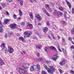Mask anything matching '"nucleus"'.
I'll return each mask as SVG.
<instances>
[{
  "instance_id": "2f4dec72",
  "label": "nucleus",
  "mask_w": 74,
  "mask_h": 74,
  "mask_svg": "<svg viewBox=\"0 0 74 74\" xmlns=\"http://www.w3.org/2000/svg\"><path fill=\"white\" fill-rule=\"evenodd\" d=\"M62 51L63 52H64V53H66V50H65L63 48L62 49Z\"/></svg>"
},
{
  "instance_id": "6e6552de",
  "label": "nucleus",
  "mask_w": 74,
  "mask_h": 74,
  "mask_svg": "<svg viewBox=\"0 0 74 74\" xmlns=\"http://www.w3.org/2000/svg\"><path fill=\"white\" fill-rule=\"evenodd\" d=\"M23 66L26 69H28L29 66V64L28 63H24L23 64Z\"/></svg>"
},
{
  "instance_id": "774afa93",
  "label": "nucleus",
  "mask_w": 74,
  "mask_h": 74,
  "mask_svg": "<svg viewBox=\"0 0 74 74\" xmlns=\"http://www.w3.org/2000/svg\"><path fill=\"white\" fill-rule=\"evenodd\" d=\"M60 31H61V32H63V30L61 29H60Z\"/></svg>"
},
{
  "instance_id": "393cba45",
  "label": "nucleus",
  "mask_w": 74,
  "mask_h": 74,
  "mask_svg": "<svg viewBox=\"0 0 74 74\" xmlns=\"http://www.w3.org/2000/svg\"><path fill=\"white\" fill-rule=\"evenodd\" d=\"M20 25H21V26H23L24 25H25V23L24 22H23L21 23L20 24Z\"/></svg>"
},
{
  "instance_id": "7ed1b4c3",
  "label": "nucleus",
  "mask_w": 74,
  "mask_h": 74,
  "mask_svg": "<svg viewBox=\"0 0 74 74\" xmlns=\"http://www.w3.org/2000/svg\"><path fill=\"white\" fill-rule=\"evenodd\" d=\"M49 67L51 69L47 68L46 70H47L48 73H50V74H52V73L54 72V69L52 66H49Z\"/></svg>"
},
{
  "instance_id": "bf43d9fd",
  "label": "nucleus",
  "mask_w": 74,
  "mask_h": 74,
  "mask_svg": "<svg viewBox=\"0 0 74 74\" xmlns=\"http://www.w3.org/2000/svg\"><path fill=\"white\" fill-rule=\"evenodd\" d=\"M52 37H53V39L54 40H56V38H55V37H54V36H52Z\"/></svg>"
},
{
  "instance_id": "20e7f679",
  "label": "nucleus",
  "mask_w": 74,
  "mask_h": 74,
  "mask_svg": "<svg viewBox=\"0 0 74 74\" xmlns=\"http://www.w3.org/2000/svg\"><path fill=\"white\" fill-rule=\"evenodd\" d=\"M16 24L15 23L11 24L9 25V27L11 29H14L16 27Z\"/></svg>"
},
{
  "instance_id": "de8ad7c7",
  "label": "nucleus",
  "mask_w": 74,
  "mask_h": 74,
  "mask_svg": "<svg viewBox=\"0 0 74 74\" xmlns=\"http://www.w3.org/2000/svg\"><path fill=\"white\" fill-rule=\"evenodd\" d=\"M27 35V37H30V35L29 33Z\"/></svg>"
},
{
  "instance_id": "473e14b6",
  "label": "nucleus",
  "mask_w": 74,
  "mask_h": 74,
  "mask_svg": "<svg viewBox=\"0 0 74 74\" xmlns=\"http://www.w3.org/2000/svg\"><path fill=\"white\" fill-rule=\"evenodd\" d=\"M42 10L43 11H44V13H46L47 12V10H45V8H42Z\"/></svg>"
},
{
  "instance_id": "8fccbe9b",
  "label": "nucleus",
  "mask_w": 74,
  "mask_h": 74,
  "mask_svg": "<svg viewBox=\"0 0 74 74\" xmlns=\"http://www.w3.org/2000/svg\"><path fill=\"white\" fill-rule=\"evenodd\" d=\"M50 5H51V6H54L55 5V3H50Z\"/></svg>"
},
{
  "instance_id": "13d9d810",
  "label": "nucleus",
  "mask_w": 74,
  "mask_h": 74,
  "mask_svg": "<svg viewBox=\"0 0 74 74\" xmlns=\"http://www.w3.org/2000/svg\"><path fill=\"white\" fill-rule=\"evenodd\" d=\"M8 0L9 2H11L12 1H13V0Z\"/></svg>"
},
{
  "instance_id": "9d476101",
  "label": "nucleus",
  "mask_w": 74,
  "mask_h": 74,
  "mask_svg": "<svg viewBox=\"0 0 74 74\" xmlns=\"http://www.w3.org/2000/svg\"><path fill=\"white\" fill-rule=\"evenodd\" d=\"M5 63L4 62L3 60L1 59V58H0V66H1L3 65H4Z\"/></svg>"
},
{
  "instance_id": "69168bd1",
  "label": "nucleus",
  "mask_w": 74,
  "mask_h": 74,
  "mask_svg": "<svg viewBox=\"0 0 74 74\" xmlns=\"http://www.w3.org/2000/svg\"><path fill=\"white\" fill-rule=\"evenodd\" d=\"M48 38H49V39H51V36H49Z\"/></svg>"
},
{
  "instance_id": "052dcab7",
  "label": "nucleus",
  "mask_w": 74,
  "mask_h": 74,
  "mask_svg": "<svg viewBox=\"0 0 74 74\" xmlns=\"http://www.w3.org/2000/svg\"><path fill=\"white\" fill-rule=\"evenodd\" d=\"M58 50L59 51H60V52H62V51L61 50V49L60 48H58Z\"/></svg>"
},
{
  "instance_id": "864d4df0",
  "label": "nucleus",
  "mask_w": 74,
  "mask_h": 74,
  "mask_svg": "<svg viewBox=\"0 0 74 74\" xmlns=\"http://www.w3.org/2000/svg\"><path fill=\"white\" fill-rule=\"evenodd\" d=\"M65 1H66V3H67V4H69L70 3V2H69L68 1H67V0H65Z\"/></svg>"
},
{
  "instance_id": "0e129e2a",
  "label": "nucleus",
  "mask_w": 74,
  "mask_h": 74,
  "mask_svg": "<svg viewBox=\"0 0 74 74\" xmlns=\"http://www.w3.org/2000/svg\"><path fill=\"white\" fill-rule=\"evenodd\" d=\"M21 17H18V20H21Z\"/></svg>"
},
{
  "instance_id": "f257e3e1",
  "label": "nucleus",
  "mask_w": 74,
  "mask_h": 74,
  "mask_svg": "<svg viewBox=\"0 0 74 74\" xmlns=\"http://www.w3.org/2000/svg\"><path fill=\"white\" fill-rule=\"evenodd\" d=\"M40 69V66L38 64L37 65H34L33 66H32L30 68L31 71H33L34 70L36 71H37Z\"/></svg>"
},
{
  "instance_id": "4c0bfd02",
  "label": "nucleus",
  "mask_w": 74,
  "mask_h": 74,
  "mask_svg": "<svg viewBox=\"0 0 74 74\" xmlns=\"http://www.w3.org/2000/svg\"><path fill=\"white\" fill-rule=\"evenodd\" d=\"M21 53L22 55H25V54H26V52L23 51V52H21Z\"/></svg>"
},
{
  "instance_id": "4468645a",
  "label": "nucleus",
  "mask_w": 74,
  "mask_h": 74,
  "mask_svg": "<svg viewBox=\"0 0 74 74\" xmlns=\"http://www.w3.org/2000/svg\"><path fill=\"white\" fill-rule=\"evenodd\" d=\"M3 23L4 25H7L8 23V22L10 21V20L8 19H5Z\"/></svg>"
},
{
  "instance_id": "37998d69",
  "label": "nucleus",
  "mask_w": 74,
  "mask_h": 74,
  "mask_svg": "<svg viewBox=\"0 0 74 74\" xmlns=\"http://www.w3.org/2000/svg\"><path fill=\"white\" fill-rule=\"evenodd\" d=\"M68 40L69 41H71H71H72V38H71V37H70L69 38Z\"/></svg>"
},
{
  "instance_id": "a19ab883",
  "label": "nucleus",
  "mask_w": 74,
  "mask_h": 74,
  "mask_svg": "<svg viewBox=\"0 0 74 74\" xmlns=\"http://www.w3.org/2000/svg\"><path fill=\"white\" fill-rule=\"evenodd\" d=\"M68 5L69 7V8H71V4L70 3L68 4Z\"/></svg>"
},
{
  "instance_id": "58836bf2",
  "label": "nucleus",
  "mask_w": 74,
  "mask_h": 74,
  "mask_svg": "<svg viewBox=\"0 0 74 74\" xmlns=\"http://www.w3.org/2000/svg\"><path fill=\"white\" fill-rule=\"evenodd\" d=\"M37 56L39 58L40 57V53H37Z\"/></svg>"
},
{
  "instance_id": "09e8293b",
  "label": "nucleus",
  "mask_w": 74,
  "mask_h": 74,
  "mask_svg": "<svg viewBox=\"0 0 74 74\" xmlns=\"http://www.w3.org/2000/svg\"><path fill=\"white\" fill-rule=\"evenodd\" d=\"M44 66L45 67V69H46L47 70V69H48V67H47V65H46L45 64L44 65Z\"/></svg>"
},
{
  "instance_id": "e2e57ef3",
  "label": "nucleus",
  "mask_w": 74,
  "mask_h": 74,
  "mask_svg": "<svg viewBox=\"0 0 74 74\" xmlns=\"http://www.w3.org/2000/svg\"><path fill=\"white\" fill-rule=\"evenodd\" d=\"M5 36L6 37H7V34H6L5 35Z\"/></svg>"
},
{
  "instance_id": "2eb2a0df",
  "label": "nucleus",
  "mask_w": 74,
  "mask_h": 74,
  "mask_svg": "<svg viewBox=\"0 0 74 74\" xmlns=\"http://www.w3.org/2000/svg\"><path fill=\"white\" fill-rule=\"evenodd\" d=\"M63 15V13L61 12L58 11V13L57 14V15L58 16H62Z\"/></svg>"
},
{
  "instance_id": "49530a36",
  "label": "nucleus",
  "mask_w": 74,
  "mask_h": 74,
  "mask_svg": "<svg viewBox=\"0 0 74 74\" xmlns=\"http://www.w3.org/2000/svg\"><path fill=\"white\" fill-rule=\"evenodd\" d=\"M2 6L3 7V8H4V7H5V4H3L2 5Z\"/></svg>"
},
{
  "instance_id": "f704fd0d",
  "label": "nucleus",
  "mask_w": 74,
  "mask_h": 74,
  "mask_svg": "<svg viewBox=\"0 0 74 74\" xmlns=\"http://www.w3.org/2000/svg\"><path fill=\"white\" fill-rule=\"evenodd\" d=\"M47 73L45 71H43L42 72V74H47Z\"/></svg>"
},
{
  "instance_id": "c03bdc74",
  "label": "nucleus",
  "mask_w": 74,
  "mask_h": 74,
  "mask_svg": "<svg viewBox=\"0 0 74 74\" xmlns=\"http://www.w3.org/2000/svg\"><path fill=\"white\" fill-rule=\"evenodd\" d=\"M45 14H46L47 15V16H50V15H49V13H48V12H46L45 13Z\"/></svg>"
},
{
  "instance_id": "680f3d73",
  "label": "nucleus",
  "mask_w": 74,
  "mask_h": 74,
  "mask_svg": "<svg viewBox=\"0 0 74 74\" xmlns=\"http://www.w3.org/2000/svg\"><path fill=\"white\" fill-rule=\"evenodd\" d=\"M74 8H73L72 9V12H73V14H74Z\"/></svg>"
},
{
  "instance_id": "b1692460",
  "label": "nucleus",
  "mask_w": 74,
  "mask_h": 74,
  "mask_svg": "<svg viewBox=\"0 0 74 74\" xmlns=\"http://www.w3.org/2000/svg\"><path fill=\"white\" fill-rule=\"evenodd\" d=\"M58 11H57V10H55L54 11V12L53 13V15H57V14H58Z\"/></svg>"
},
{
  "instance_id": "5fc2aeb1",
  "label": "nucleus",
  "mask_w": 74,
  "mask_h": 74,
  "mask_svg": "<svg viewBox=\"0 0 74 74\" xmlns=\"http://www.w3.org/2000/svg\"><path fill=\"white\" fill-rule=\"evenodd\" d=\"M9 33L10 34H14V33L12 31L10 32Z\"/></svg>"
},
{
  "instance_id": "79ce46f5",
  "label": "nucleus",
  "mask_w": 74,
  "mask_h": 74,
  "mask_svg": "<svg viewBox=\"0 0 74 74\" xmlns=\"http://www.w3.org/2000/svg\"><path fill=\"white\" fill-rule=\"evenodd\" d=\"M62 42H65V39H64V38H62Z\"/></svg>"
},
{
  "instance_id": "bb28decb",
  "label": "nucleus",
  "mask_w": 74,
  "mask_h": 74,
  "mask_svg": "<svg viewBox=\"0 0 74 74\" xmlns=\"http://www.w3.org/2000/svg\"><path fill=\"white\" fill-rule=\"evenodd\" d=\"M59 71V72L61 74H62L63 73V71L62 70L60 69H58Z\"/></svg>"
},
{
  "instance_id": "72a5a7b5",
  "label": "nucleus",
  "mask_w": 74,
  "mask_h": 74,
  "mask_svg": "<svg viewBox=\"0 0 74 74\" xmlns=\"http://www.w3.org/2000/svg\"><path fill=\"white\" fill-rule=\"evenodd\" d=\"M14 19H16V16L15 14H14L13 16Z\"/></svg>"
},
{
  "instance_id": "6ab92c4d",
  "label": "nucleus",
  "mask_w": 74,
  "mask_h": 74,
  "mask_svg": "<svg viewBox=\"0 0 74 74\" xmlns=\"http://www.w3.org/2000/svg\"><path fill=\"white\" fill-rule=\"evenodd\" d=\"M0 47L2 48H5V43H2Z\"/></svg>"
},
{
  "instance_id": "dca6fc26",
  "label": "nucleus",
  "mask_w": 74,
  "mask_h": 74,
  "mask_svg": "<svg viewBox=\"0 0 74 74\" xmlns=\"http://www.w3.org/2000/svg\"><path fill=\"white\" fill-rule=\"evenodd\" d=\"M19 40H21V41H22L23 42H25V38H23L22 37H19Z\"/></svg>"
},
{
  "instance_id": "1a4fd4ad",
  "label": "nucleus",
  "mask_w": 74,
  "mask_h": 74,
  "mask_svg": "<svg viewBox=\"0 0 74 74\" xmlns=\"http://www.w3.org/2000/svg\"><path fill=\"white\" fill-rule=\"evenodd\" d=\"M2 24H3V23H2L1 21L0 20V25H1V26L0 25V32H1V33H3V28H2V27H1L2 26H3V25H2Z\"/></svg>"
},
{
  "instance_id": "6e6d98bb",
  "label": "nucleus",
  "mask_w": 74,
  "mask_h": 74,
  "mask_svg": "<svg viewBox=\"0 0 74 74\" xmlns=\"http://www.w3.org/2000/svg\"><path fill=\"white\" fill-rule=\"evenodd\" d=\"M47 25L48 26H49V22H48L47 23Z\"/></svg>"
},
{
  "instance_id": "c85d7f7f",
  "label": "nucleus",
  "mask_w": 74,
  "mask_h": 74,
  "mask_svg": "<svg viewBox=\"0 0 74 74\" xmlns=\"http://www.w3.org/2000/svg\"><path fill=\"white\" fill-rule=\"evenodd\" d=\"M20 4L21 5V6H22V5H23V1H20Z\"/></svg>"
},
{
  "instance_id": "c756f323",
  "label": "nucleus",
  "mask_w": 74,
  "mask_h": 74,
  "mask_svg": "<svg viewBox=\"0 0 74 74\" xmlns=\"http://www.w3.org/2000/svg\"><path fill=\"white\" fill-rule=\"evenodd\" d=\"M71 32L72 34H74V27H73V28H72L71 29Z\"/></svg>"
},
{
  "instance_id": "cd10ccee",
  "label": "nucleus",
  "mask_w": 74,
  "mask_h": 74,
  "mask_svg": "<svg viewBox=\"0 0 74 74\" xmlns=\"http://www.w3.org/2000/svg\"><path fill=\"white\" fill-rule=\"evenodd\" d=\"M58 8L60 10V11H62L63 10V8H62V7H58Z\"/></svg>"
},
{
  "instance_id": "e433bc0d",
  "label": "nucleus",
  "mask_w": 74,
  "mask_h": 74,
  "mask_svg": "<svg viewBox=\"0 0 74 74\" xmlns=\"http://www.w3.org/2000/svg\"><path fill=\"white\" fill-rule=\"evenodd\" d=\"M29 1L31 3H33L34 1H36V0H29Z\"/></svg>"
},
{
  "instance_id": "4d7b16f0",
  "label": "nucleus",
  "mask_w": 74,
  "mask_h": 74,
  "mask_svg": "<svg viewBox=\"0 0 74 74\" xmlns=\"http://www.w3.org/2000/svg\"><path fill=\"white\" fill-rule=\"evenodd\" d=\"M6 13L7 14V15H10V14H9V13L8 12L6 11Z\"/></svg>"
},
{
  "instance_id": "f8f14e48",
  "label": "nucleus",
  "mask_w": 74,
  "mask_h": 74,
  "mask_svg": "<svg viewBox=\"0 0 74 74\" xmlns=\"http://www.w3.org/2000/svg\"><path fill=\"white\" fill-rule=\"evenodd\" d=\"M58 57L57 55H54L52 57V59L53 60H57V59H58Z\"/></svg>"
},
{
  "instance_id": "412c9836",
  "label": "nucleus",
  "mask_w": 74,
  "mask_h": 74,
  "mask_svg": "<svg viewBox=\"0 0 74 74\" xmlns=\"http://www.w3.org/2000/svg\"><path fill=\"white\" fill-rule=\"evenodd\" d=\"M49 5H48L47 4H46L45 5V7L47 10H49Z\"/></svg>"
},
{
  "instance_id": "f03ea898",
  "label": "nucleus",
  "mask_w": 74,
  "mask_h": 74,
  "mask_svg": "<svg viewBox=\"0 0 74 74\" xmlns=\"http://www.w3.org/2000/svg\"><path fill=\"white\" fill-rule=\"evenodd\" d=\"M49 67L51 69L47 68L46 70H47L48 73H50V74H52V73L54 72V69L52 66H49Z\"/></svg>"
},
{
  "instance_id": "39448f33",
  "label": "nucleus",
  "mask_w": 74,
  "mask_h": 74,
  "mask_svg": "<svg viewBox=\"0 0 74 74\" xmlns=\"http://www.w3.org/2000/svg\"><path fill=\"white\" fill-rule=\"evenodd\" d=\"M8 51H9V52L10 53H13V52H14V49L11 47L8 46Z\"/></svg>"
},
{
  "instance_id": "603ef678",
  "label": "nucleus",
  "mask_w": 74,
  "mask_h": 74,
  "mask_svg": "<svg viewBox=\"0 0 74 74\" xmlns=\"http://www.w3.org/2000/svg\"><path fill=\"white\" fill-rule=\"evenodd\" d=\"M28 33H27V32H24V34H25V35H27Z\"/></svg>"
},
{
  "instance_id": "4be33fe9",
  "label": "nucleus",
  "mask_w": 74,
  "mask_h": 74,
  "mask_svg": "<svg viewBox=\"0 0 74 74\" xmlns=\"http://www.w3.org/2000/svg\"><path fill=\"white\" fill-rule=\"evenodd\" d=\"M19 15L21 16H22V15H23V14L22 13V12L21 11V10L19 9Z\"/></svg>"
},
{
  "instance_id": "ddd939ff",
  "label": "nucleus",
  "mask_w": 74,
  "mask_h": 74,
  "mask_svg": "<svg viewBox=\"0 0 74 74\" xmlns=\"http://www.w3.org/2000/svg\"><path fill=\"white\" fill-rule=\"evenodd\" d=\"M27 26H29V27L31 28V29H33V25L32 24H30L29 23H27Z\"/></svg>"
},
{
  "instance_id": "a878e982",
  "label": "nucleus",
  "mask_w": 74,
  "mask_h": 74,
  "mask_svg": "<svg viewBox=\"0 0 74 74\" xmlns=\"http://www.w3.org/2000/svg\"><path fill=\"white\" fill-rule=\"evenodd\" d=\"M45 50L46 52H48V50H49V49H48V48L47 47H46L45 48Z\"/></svg>"
},
{
  "instance_id": "c9c22d12",
  "label": "nucleus",
  "mask_w": 74,
  "mask_h": 74,
  "mask_svg": "<svg viewBox=\"0 0 74 74\" xmlns=\"http://www.w3.org/2000/svg\"><path fill=\"white\" fill-rule=\"evenodd\" d=\"M36 47L37 49H40V46L37 45L36 46Z\"/></svg>"
},
{
  "instance_id": "7c9ffc66",
  "label": "nucleus",
  "mask_w": 74,
  "mask_h": 74,
  "mask_svg": "<svg viewBox=\"0 0 74 74\" xmlns=\"http://www.w3.org/2000/svg\"><path fill=\"white\" fill-rule=\"evenodd\" d=\"M62 22H63V24L64 26L66 25V21H62Z\"/></svg>"
},
{
  "instance_id": "0eeeda50",
  "label": "nucleus",
  "mask_w": 74,
  "mask_h": 74,
  "mask_svg": "<svg viewBox=\"0 0 74 74\" xmlns=\"http://www.w3.org/2000/svg\"><path fill=\"white\" fill-rule=\"evenodd\" d=\"M19 71L20 74H25L26 72V71H25V70L23 69H20Z\"/></svg>"
},
{
  "instance_id": "338daca9",
  "label": "nucleus",
  "mask_w": 74,
  "mask_h": 74,
  "mask_svg": "<svg viewBox=\"0 0 74 74\" xmlns=\"http://www.w3.org/2000/svg\"><path fill=\"white\" fill-rule=\"evenodd\" d=\"M38 25H41V23H38Z\"/></svg>"
},
{
  "instance_id": "aec40b11",
  "label": "nucleus",
  "mask_w": 74,
  "mask_h": 74,
  "mask_svg": "<svg viewBox=\"0 0 74 74\" xmlns=\"http://www.w3.org/2000/svg\"><path fill=\"white\" fill-rule=\"evenodd\" d=\"M30 18L33 20V13H30L29 14Z\"/></svg>"
},
{
  "instance_id": "a211bd4d",
  "label": "nucleus",
  "mask_w": 74,
  "mask_h": 74,
  "mask_svg": "<svg viewBox=\"0 0 74 74\" xmlns=\"http://www.w3.org/2000/svg\"><path fill=\"white\" fill-rule=\"evenodd\" d=\"M48 30V28L47 27H45L43 28V30L44 33H45V32L47 31Z\"/></svg>"
},
{
  "instance_id": "423d86ee",
  "label": "nucleus",
  "mask_w": 74,
  "mask_h": 74,
  "mask_svg": "<svg viewBox=\"0 0 74 74\" xmlns=\"http://www.w3.org/2000/svg\"><path fill=\"white\" fill-rule=\"evenodd\" d=\"M35 16L36 18L38 19L39 21H41V20H42V18H41V16H40V15L37 14H36Z\"/></svg>"
},
{
  "instance_id": "f3484780",
  "label": "nucleus",
  "mask_w": 74,
  "mask_h": 74,
  "mask_svg": "<svg viewBox=\"0 0 74 74\" xmlns=\"http://www.w3.org/2000/svg\"><path fill=\"white\" fill-rule=\"evenodd\" d=\"M19 40H21V41H22L23 42H25V38H23L22 37H19Z\"/></svg>"
},
{
  "instance_id": "a18cd8bd",
  "label": "nucleus",
  "mask_w": 74,
  "mask_h": 74,
  "mask_svg": "<svg viewBox=\"0 0 74 74\" xmlns=\"http://www.w3.org/2000/svg\"><path fill=\"white\" fill-rule=\"evenodd\" d=\"M42 58H40L38 59V61L39 62H41V61H42Z\"/></svg>"
},
{
  "instance_id": "9b49d317",
  "label": "nucleus",
  "mask_w": 74,
  "mask_h": 74,
  "mask_svg": "<svg viewBox=\"0 0 74 74\" xmlns=\"http://www.w3.org/2000/svg\"><path fill=\"white\" fill-rule=\"evenodd\" d=\"M65 61L64 60H62L59 63L60 64L61 66H63L65 64Z\"/></svg>"
},
{
  "instance_id": "5701e85b",
  "label": "nucleus",
  "mask_w": 74,
  "mask_h": 74,
  "mask_svg": "<svg viewBox=\"0 0 74 74\" xmlns=\"http://www.w3.org/2000/svg\"><path fill=\"white\" fill-rule=\"evenodd\" d=\"M50 49H51L52 50H55V51H56V49L55 47L53 46H51L50 47Z\"/></svg>"
},
{
  "instance_id": "ea45409f",
  "label": "nucleus",
  "mask_w": 74,
  "mask_h": 74,
  "mask_svg": "<svg viewBox=\"0 0 74 74\" xmlns=\"http://www.w3.org/2000/svg\"><path fill=\"white\" fill-rule=\"evenodd\" d=\"M70 73H71V74H74V71L72 70H71L70 71Z\"/></svg>"
},
{
  "instance_id": "3c124183",
  "label": "nucleus",
  "mask_w": 74,
  "mask_h": 74,
  "mask_svg": "<svg viewBox=\"0 0 74 74\" xmlns=\"http://www.w3.org/2000/svg\"><path fill=\"white\" fill-rule=\"evenodd\" d=\"M62 44L63 45H66V43L65 42H62Z\"/></svg>"
}]
</instances>
